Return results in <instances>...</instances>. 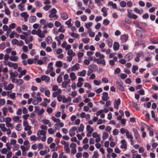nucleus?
Listing matches in <instances>:
<instances>
[{
    "mask_svg": "<svg viewBox=\"0 0 158 158\" xmlns=\"http://www.w3.org/2000/svg\"><path fill=\"white\" fill-rule=\"evenodd\" d=\"M95 55L97 57H98V58L97 59H95L97 64H101L103 65H106V63L104 59V56L101 54L99 52H98L95 53Z\"/></svg>",
    "mask_w": 158,
    "mask_h": 158,
    "instance_id": "obj_1",
    "label": "nucleus"
},
{
    "mask_svg": "<svg viewBox=\"0 0 158 158\" xmlns=\"http://www.w3.org/2000/svg\"><path fill=\"white\" fill-rule=\"evenodd\" d=\"M52 86V90L54 92L53 93L52 97H56L58 95L61 93V90L59 88L58 86L56 85H51Z\"/></svg>",
    "mask_w": 158,
    "mask_h": 158,
    "instance_id": "obj_2",
    "label": "nucleus"
},
{
    "mask_svg": "<svg viewBox=\"0 0 158 158\" xmlns=\"http://www.w3.org/2000/svg\"><path fill=\"white\" fill-rule=\"evenodd\" d=\"M142 31L139 30H137L136 31V34L137 36L138 37H143L145 36V32H146L145 29L142 27V29H140Z\"/></svg>",
    "mask_w": 158,
    "mask_h": 158,
    "instance_id": "obj_3",
    "label": "nucleus"
},
{
    "mask_svg": "<svg viewBox=\"0 0 158 158\" xmlns=\"http://www.w3.org/2000/svg\"><path fill=\"white\" fill-rule=\"evenodd\" d=\"M56 12L57 11L55 8H54L52 9L50 11V13L49 15V17L51 18H56V19H57L58 16L56 14Z\"/></svg>",
    "mask_w": 158,
    "mask_h": 158,
    "instance_id": "obj_4",
    "label": "nucleus"
},
{
    "mask_svg": "<svg viewBox=\"0 0 158 158\" xmlns=\"http://www.w3.org/2000/svg\"><path fill=\"white\" fill-rule=\"evenodd\" d=\"M116 85L117 87L121 91H123L124 90V88L123 86V83L121 80L119 81H116Z\"/></svg>",
    "mask_w": 158,
    "mask_h": 158,
    "instance_id": "obj_5",
    "label": "nucleus"
},
{
    "mask_svg": "<svg viewBox=\"0 0 158 158\" xmlns=\"http://www.w3.org/2000/svg\"><path fill=\"white\" fill-rule=\"evenodd\" d=\"M3 85L4 89L6 90H11L14 87V85L12 83H10L7 85L6 83H4Z\"/></svg>",
    "mask_w": 158,
    "mask_h": 158,
    "instance_id": "obj_6",
    "label": "nucleus"
},
{
    "mask_svg": "<svg viewBox=\"0 0 158 158\" xmlns=\"http://www.w3.org/2000/svg\"><path fill=\"white\" fill-rule=\"evenodd\" d=\"M61 46L62 48H65L66 50L69 49L71 48V45L70 44H67L66 41H64L62 44Z\"/></svg>",
    "mask_w": 158,
    "mask_h": 158,
    "instance_id": "obj_7",
    "label": "nucleus"
},
{
    "mask_svg": "<svg viewBox=\"0 0 158 158\" xmlns=\"http://www.w3.org/2000/svg\"><path fill=\"white\" fill-rule=\"evenodd\" d=\"M9 72L10 75V78L16 77L18 75V73L17 72L15 71L14 72L12 70H9Z\"/></svg>",
    "mask_w": 158,
    "mask_h": 158,
    "instance_id": "obj_8",
    "label": "nucleus"
},
{
    "mask_svg": "<svg viewBox=\"0 0 158 158\" xmlns=\"http://www.w3.org/2000/svg\"><path fill=\"white\" fill-rule=\"evenodd\" d=\"M36 35L40 38H44L45 37V35L42 33L41 30L39 29L37 31Z\"/></svg>",
    "mask_w": 158,
    "mask_h": 158,
    "instance_id": "obj_9",
    "label": "nucleus"
},
{
    "mask_svg": "<svg viewBox=\"0 0 158 158\" xmlns=\"http://www.w3.org/2000/svg\"><path fill=\"white\" fill-rule=\"evenodd\" d=\"M50 151V149L48 147L45 148V150L44 151H40V154L41 155H44L48 153Z\"/></svg>",
    "mask_w": 158,
    "mask_h": 158,
    "instance_id": "obj_10",
    "label": "nucleus"
},
{
    "mask_svg": "<svg viewBox=\"0 0 158 158\" xmlns=\"http://www.w3.org/2000/svg\"><path fill=\"white\" fill-rule=\"evenodd\" d=\"M120 99L119 98H118L117 100L115 99L114 103V107L117 109H118V106L120 103Z\"/></svg>",
    "mask_w": 158,
    "mask_h": 158,
    "instance_id": "obj_11",
    "label": "nucleus"
},
{
    "mask_svg": "<svg viewBox=\"0 0 158 158\" xmlns=\"http://www.w3.org/2000/svg\"><path fill=\"white\" fill-rule=\"evenodd\" d=\"M132 58V54L131 53H127L125 57V59L128 61Z\"/></svg>",
    "mask_w": 158,
    "mask_h": 158,
    "instance_id": "obj_12",
    "label": "nucleus"
},
{
    "mask_svg": "<svg viewBox=\"0 0 158 158\" xmlns=\"http://www.w3.org/2000/svg\"><path fill=\"white\" fill-rule=\"evenodd\" d=\"M121 144L120 146V148L122 149H126L127 148L126 144V142L125 139H122L121 141Z\"/></svg>",
    "mask_w": 158,
    "mask_h": 158,
    "instance_id": "obj_13",
    "label": "nucleus"
},
{
    "mask_svg": "<svg viewBox=\"0 0 158 158\" xmlns=\"http://www.w3.org/2000/svg\"><path fill=\"white\" fill-rule=\"evenodd\" d=\"M41 79L42 81H45L46 82H48L50 80V77L45 75L42 76L41 77Z\"/></svg>",
    "mask_w": 158,
    "mask_h": 158,
    "instance_id": "obj_14",
    "label": "nucleus"
},
{
    "mask_svg": "<svg viewBox=\"0 0 158 158\" xmlns=\"http://www.w3.org/2000/svg\"><path fill=\"white\" fill-rule=\"evenodd\" d=\"M46 131L44 130H39L37 134V135L40 136V135L44 136L46 135Z\"/></svg>",
    "mask_w": 158,
    "mask_h": 158,
    "instance_id": "obj_15",
    "label": "nucleus"
},
{
    "mask_svg": "<svg viewBox=\"0 0 158 158\" xmlns=\"http://www.w3.org/2000/svg\"><path fill=\"white\" fill-rule=\"evenodd\" d=\"M21 16L22 17L24 18V20L25 21H27V18L29 15L27 14V12H25L21 13Z\"/></svg>",
    "mask_w": 158,
    "mask_h": 158,
    "instance_id": "obj_16",
    "label": "nucleus"
},
{
    "mask_svg": "<svg viewBox=\"0 0 158 158\" xmlns=\"http://www.w3.org/2000/svg\"><path fill=\"white\" fill-rule=\"evenodd\" d=\"M70 82V80L69 79L67 80L63 81L61 84L62 87L64 88H66L67 85L69 84Z\"/></svg>",
    "mask_w": 158,
    "mask_h": 158,
    "instance_id": "obj_17",
    "label": "nucleus"
},
{
    "mask_svg": "<svg viewBox=\"0 0 158 158\" xmlns=\"http://www.w3.org/2000/svg\"><path fill=\"white\" fill-rule=\"evenodd\" d=\"M102 99L104 101H107L109 99V97H108V94L107 93L104 92L103 93Z\"/></svg>",
    "mask_w": 158,
    "mask_h": 158,
    "instance_id": "obj_18",
    "label": "nucleus"
},
{
    "mask_svg": "<svg viewBox=\"0 0 158 158\" xmlns=\"http://www.w3.org/2000/svg\"><path fill=\"white\" fill-rule=\"evenodd\" d=\"M40 23L42 25H44L43 27L44 29H45L48 27L46 21L44 19H41L40 21Z\"/></svg>",
    "mask_w": 158,
    "mask_h": 158,
    "instance_id": "obj_19",
    "label": "nucleus"
},
{
    "mask_svg": "<svg viewBox=\"0 0 158 158\" xmlns=\"http://www.w3.org/2000/svg\"><path fill=\"white\" fill-rule=\"evenodd\" d=\"M120 39L122 42L123 43L127 40L128 36L126 35H122L121 36Z\"/></svg>",
    "mask_w": 158,
    "mask_h": 158,
    "instance_id": "obj_20",
    "label": "nucleus"
},
{
    "mask_svg": "<svg viewBox=\"0 0 158 158\" xmlns=\"http://www.w3.org/2000/svg\"><path fill=\"white\" fill-rule=\"evenodd\" d=\"M68 50L67 54L68 56L73 57L76 55L75 53L73 52V50L72 49H69Z\"/></svg>",
    "mask_w": 158,
    "mask_h": 158,
    "instance_id": "obj_21",
    "label": "nucleus"
},
{
    "mask_svg": "<svg viewBox=\"0 0 158 158\" xmlns=\"http://www.w3.org/2000/svg\"><path fill=\"white\" fill-rule=\"evenodd\" d=\"M36 98V100L35 99L33 102V103L34 105L37 104L39 102H41L42 101V98L40 97H37Z\"/></svg>",
    "mask_w": 158,
    "mask_h": 158,
    "instance_id": "obj_22",
    "label": "nucleus"
},
{
    "mask_svg": "<svg viewBox=\"0 0 158 158\" xmlns=\"http://www.w3.org/2000/svg\"><path fill=\"white\" fill-rule=\"evenodd\" d=\"M80 68L79 64L77 63L71 68L72 71L78 70Z\"/></svg>",
    "mask_w": 158,
    "mask_h": 158,
    "instance_id": "obj_23",
    "label": "nucleus"
},
{
    "mask_svg": "<svg viewBox=\"0 0 158 158\" xmlns=\"http://www.w3.org/2000/svg\"><path fill=\"white\" fill-rule=\"evenodd\" d=\"M86 70H84L80 72H78L77 73V75L78 76L85 77L86 75Z\"/></svg>",
    "mask_w": 158,
    "mask_h": 158,
    "instance_id": "obj_24",
    "label": "nucleus"
},
{
    "mask_svg": "<svg viewBox=\"0 0 158 158\" xmlns=\"http://www.w3.org/2000/svg\"><path fill=\"white\" fill-rule=\"evenodd\" d=\"M36 18L35 16H32L29 17V20L30 23H33L36 20Z\"/></svg>",
    "mask_w": 158,
    "mask_h": 158,
    "instance_id": "obj_25",
    "label": "nucleus"
},
{
    "mask_svg": "<svg viewBox=\"0 0 158 158\" xmlns=\"http://www.w3.org/2000/svg\"><path fill=\"white\" fill-rule=\"evenodd\" d=\"M119 48V44L117 42H115L113 45V48L115 51L118 50Z\"/></svg>",
    "mask_w": 158,
    "mask_h": 158,
    "instance_id": "obj_26",
    "label": "nucleus"
},
{
    "mask_svg": "<svg viewBox=\"0 0 158 158\" xmlns=\"http://www.w3.org/2000/svg\"><path fill=\"white\" fill-rule=\"evenodd\" d=\"M86 131L87 132H92L94 131V128L91 127L89 125H88L86 127Z\"/></svg>",
    "mask_w": 158,
    "mask_h": 158,
    "instance_id": "obj_27",
    "label": "nucleus"
},
{
    "mask_svg": "<svg viewBox=\"0 0 158 158\" xmlns=\"http://www.w3.org/2000/svg\"><path fill=\"white\" fill-rule=\"evenodd\" d=\"M69 76L71 78V80L72 81L75 80L77 78L75 73L73 72L70 73L69 74Z\"/></svg>",
    "mask_w": 158,
    "mask_h": 158,
    "instance_id": "obj_28",
    "label": "nucleus"
},
{
    "mask_svg": "<svg viewBox=\"0 0 158 158\" xmlns=\"http://www.w3.org/2000/svg\"><path fill=\"white\" fill-rule=\"evenodd\" d=\"M126 135L127 138L128 139H133V137L132 135L131 134V133L128 131V130L126 131Z\"/></svg>",
    "mask_w": 158,
    "mask_h": 158,
    "instance_id": "obj_29",
    "label": "nucleus"
},
{
    "mask_svg": "<svg viewBox=\"0 0 158 158\" xmlns=\"http://www.w3.org/2000/svg\"><path fill=\"white\" fill-rule=\"evenodd\" d=\"M33 40V37L32 36H29V37L27 38L25 40V42L26 44H28L30 42L32 41Z\"/></svg>",
    "mask_w": 158,
    "mask_h": 158,
    "instance_id": "obj_30",
    "label": "nucleus"
},
{
    "mask_svg": "<svg viewBox=\"0 0 158 158\" xmlns=\"http://www.w3.org/2000/svg\"><path fill=\"white\" fill-rule=\"evenodd\" d=\"M60 15L61 18L64 20H66L67 19L68 17V15L65 13H61Z\"/></svg>",
    "mask_w": 158,
    "mask_h": 158,
    "instance_id": "obj_31",
    "label": "nucleus"
},
{
    "mask_svg": "<svg viewBox=\"0 0 158 158\" xmlns=\"http://www.w3.org/2000/svg\"><path fill=\"white\" fill-rule=\"evenodd\" d=\"M130 105L132 106L135 108L137 110H139V108L137 106V104L133 102H130Z\"/></svg>",
    "mask_w": 158,
    "mask_h": 158,
    "instance_id": "obj_32",
    "label": "nucleus"
},
{
    "mask_svg": "<svg viewBox=\"0 0 158 158\" xmlns=\"http://www.w3.org/2000/svg\"><path fill=\"white\" fill-rule=\"evenodd\" d=\"M101 11L103 12V15L106 17L107 15V9L105 7H103L101 9Z\"/></svg>",
    "mask_w": 158,
    "mask_h": 158,
    "instance_id": "obj_33",
    "label": "nucleus"
},
{
    "mask_svg": "<svg viewBox=\"0 0 158 158\" xmlns=\"http://www.w3.org/2000/svg\"><path fill=\"white\" fill-rule=\"evenodd\" d=\"M53 64V63L52 62H50L49 63L48 65V69L49 70V71L51 72L53 69V68L52 67V65Z\"/></svg>",
    "mask_w": 158,
    "mask_h": 158,
    "instance_id": "obj_34",
    "label": "nucleus"
},
{
    "mask_svg": "<svg viewBox=\"0 0 158 158\" xmlns=\"http://www.w3.org/2000/svg\"><path fill=\"white\" fill-rule=\"evenodd\" d=\"M42 122L45 124H48V126L51 127V123L49 121L48 119H43L42 120Z\"/></svg>",
    "mask_w": 158,
    "mask_h": 158,
    "instance_id": "obj_35",
    "label": "nucleus"
},
{
    "mask_svg": "<svg viewBox=\"0 0 158 158\" xmlns=\"http://www.w3.org/2000/svg\"><path fill=\"white\" fill-rule=\"evenodd\" d=\"M8 149L6 148H4L0 150V151L2 154H5L7 153V152L9 151Z\"/></svg>",
    "mask_w": 158,
    "mask_h": 158,
    "instance_id": "obj_36",
    "label": "nucleus"
},
{
    "mask_svg": "<svg viewBox=\"0 0 158 158\" xmlns=\"http://www.w3.org/2000/svg\"><path fill=\"white\" fill-rule=\"evenodd\" d=\"M18 59L17 56H11L10 57L9 59L10 61H16Z\"/></svg>",
    "mask_w": 158,
    "mask_h": 158,
    "instance_id": "obj_37",
    "label": "nucleus"
},
{
    "mask_svg": "<svg viewBox=\"0 0 158 158\" xmlns=\"http://www.w3.org/2000/svg\"><path fill=\"white\" fill-rule=\"evenodd\" d=\"M88 33L89 34V35L92 37H94L95 36V34L94 32H92V31L91 29H90L88 30Z\"/></svg>",
    "mask_w": 158,
    "mask_h": 158,
    "instance_id": "obj_38",
    "label": "nucleus"
},
{
    "mask_svg": "<svg viewBox=\"0 0 158 158\" xmlns=\"http://www.w3.org/2000/svg\"><path fill=\"white\" fill-rule=\"evenodd\" d=\"M109 136V134L106 132H105L103 133L102 138L103 140H104L105 139H106Z\"/></svg>",
    "mask_w": 158,
    "mask_h": 158,
    "instance_id": "obj_39",
    "label": "nucleus"
},
{
    "mask_svg": "<svg viewBox=\"0 0 158 158\" xmlns=\"http://www.w3.org/2000/svg\"><path fill=\"white\" fill-rule=\"evenodd\" d=\"M2 111L4 116H6L8 112V109L5 107H4L2 108Z\"/></svg>",
    "mask_w": 158,
    "mask_h": 158,
    "instance_id": "obj_40",
    "label": "nucleus"
},
{
    "mask_svg": "<svg viewBox=\"0 0 158 158\" xmlns=\"http://www.w3.org/2000/svg\"><path fill=\"white\" fill-rule=\"evenodd\" d=\"M93 25V23L91 22H88L87 23H86L85 24V27L89 29H90V28Z\"/></svg>",
    "mask_w": 158,
    "mask_h": 158,
    "instance_id": "obj_41",
    "label": "nucleus"
},
{
    "mask_svg": "<svg viewBox=\"0 0 158 158\" xmlns=\"http://www.w3.org/2000/svg\"><path fill=\"white\" fill-rule=\"evenodd\" d=\"M4 9L5 13V14L7 15H10V11L9 9L7 8V7L6 6H5L4 8Z\"/></svg>",
    "mask_w": 158,
    "mask_h": 158,
    "instance_id": "obj_42",
    "label": "nucleus"
},
{
    "mask_svg": "<svg viewBox=\"0 0 158 158\" xmlns=\"http://www.w3.org/2000/svg\"><path fill=\"white\" fill-rule=\"evenodd\" d=\"M134 11L136 13H138L139 14H141L143 13V10H140L137 8H135L134 9Z\"/></svg>",
    "mask_w": 158,
    "mask_h": 158,
    "instance_id": "obj_43",
    "label": "nucleus"
},
{
    "mask_svg": "<svg viewBox=\"0 0 158 158\" xmlns=\"http://www.w3.org/2000/svg\"><path fill=\"white\" fill-rule=\"evenodd\" d=\"M84 129V126L82 124H81L80 125V127L78 128V130L77 131V132H78L83 131Z\"/></svg>",
    "mask_w": 158,
    "mask_h": 158,
    "instance_id": "obj_44",
    "label": "nucleus"
},
{
    "mask_svg": "<svg viewBox=\"0 0 158 158\" xmlns=\"http://www.w3.org/2000/svg\"><path fill=\"white\" fill-rule=\"evenodd\" d=\"M81 99V96H79L77 97L76 98L73 100V102L74 103H77L80 102Z\"/></svg>",
    "mask_w": 158,
    "mask_h": 158,
    "instance_id": "obj_45",
    "label": "nucleus"
},
{
    "mask_svg": "<svg viewBox=\"0 0 158 158\" xmlns=\"http://www.w3.org/2000/svg\"><path fill=\"white\" fill-rule=\"evenodd\" d=\"M140 56L141 55L139 53H138L137 54L136 57L135 59V61L136 62H138L139 61V58Z\"/></svg>",
    "mask_w": 158,
    "mask_h": 158,
    "instance_id": "obj_46",
    "label": "nucleus"
},
{
    "mask_svg": "<svg viewBox=\"0 0 158 158\" xmlns=\"http://www.w3.org/2000/svg\"><path fill=\"white\" fill-rule=\"evenodd\" d=\"M99 154L97 152L94 151V154L93 155L92 158H98L99 157Z\"/></svg>",
    "mask_w": 158,
    "mask_h": 158,
    "instance_id": "obj_47",
    "label": "nucleus"
},
{
    "mask_svg": "<svg viewBox=\"0 0 158 158\" xmlns=\"http://www.w3.org/2000/svg\"><path fill=\"white\" fill-rule=\"evenodd\" d=\"M62 65V62L61 61H57L56 63V66L57 67H60Z\"/></svg>",
    "mask_w": 158,
    "mask_h": 158,
    "instance_id": "obj_48",
    "label": "nucleus"
},
{
    "mask_svg": "<svg viewBox=\"0 0 158 158\" xmlns=\"http://www.w3.org/2000/svg\"><path fill=\"white\" fill-rule=\"evenodd\" d=\"M30 139L31 141H35L37 139V138L35 135H32L30 137Z\"/></svg>",
    "mask_w": 158,
    "mask_h": 158,
    "instance_id": "obj_49",
    "label": "nucleus"
},
{
    "mask_svg": "<svg viewBox=\"0 0 158 158\" xmlns=\"http://www.w3.org/2000/svg\"><path fill=\"white\" fill-rule=\"evenodd\" d=\"M15 129L17 131H19L22 129V126L20 124H18L16 126Z\"/></svg>",
    "mask_w": 158,
    "mask_h": 158,
    "instance_id": "obj_50",
    "label": "nucleus"
},
{
    "mask_svg": "<svg viewBox=\"0 0 158 158\" xmlns=\"http://www.w3.org/2000/svg\"><path fill=\"white\" fill-rule=\"evenodd\" d=\"M65 31V29H64V27L63 26H60V28L58 29V32L64 33Z\"/></svg>",
    "mask_w": 158,
    "mask_h": 158,
    "instance_id": "obj_51",
    "label": "nucleus"
},
{
    "mask_svg": "<svg viewBox=\"0 0 158 158\" xmlns=\"http://www.w3.org/2000/svg\"><path fill=\"white\" fill-rule=\"evenodd\" d=\"M71 21L72 19H70L65 22V24L68 26L69 27H70L72 25V24L71 23Z\"/></svg>",
    "mask_w": 158,
    "mask_h": 158,
    "instance_id": "obj_52",
    "label": "nucleus"
},
{
    "mask_svg": "<svg viewBox=\"0 0 158 158\" xmlns=\"http://www.w3.org/2000/svg\"><path fill=\"white\" fill-rule=\"evenodd\" d=\"M138 67L136 65L133 66L132 68V71L134 73H135L136 70L138 69Z\"/></svg>",
    "mask_w": 158,
    "mask_h": 158,
    "instance_id": "obj_53",
    "label": "nucleus"
},
{
    "mask_svg": "<svg viewBox=\"0 0 158 158\" xmlns=\"http://www.w3.org/2000/svg\"><path fill=\"white\" fill-rule=\"evenodd\" d=\"M20 148L23 152V154L24 155V152L26 150H28V148H27L26 147L23 146L22 145L20 146Z\"/></svg>",
    "mask_w": 158,
    "mask_h": 158,
    "instance_id": "obj_54",
    "label": "nucleus"
},
{
    "mask_svg": "<svg viewBox=\"0 0 158 158\" xmlns=\"http://www.w3.org/2000/svg\"><path fill=\"white\" fill-rule=\"evenodd\" d=\"M23 80L21 79H17V80H16V83L19 85L23 84Z\"/></svg>",
    "mask_w": 158,
    "mask_h": 158,
    "instance_id": "obj_55",
    "label": "nucleus"
},
{
    "mask_svg": "<svg viewBox=\"0 0 158 158\" xmlns=\"http://www.w3.org/2000/svg\"><path fill=\"white\" fill-rule=\"evenodd\" d=\"M18 7L19 10L21 11H23L24 10L23 6L21 4V3L19 4L18 5Z\"/></svg>",
    "mask_w": 158,
    "mask_h": 158,
    "instance_id": "obj_56",
    "label": "nucleus"
},
{
    "mask_svg": "<svg viewBox=\"0 0 158 158\" xmlns=\"http://www.w3.org/2000/svg\"><path fill=\"white\" fill-rule=\"evenodd\" d=\"M10 57L8 55H5L4 56V61L3 62L4 63H6V61H7L8 60V59Z\"/></svg>",
    "mask_w": 158,
    "mask_h": 158,
    "instance_id": "obj_57",
    "label": "nucleus"
},
{
    "mask_svg": "<svg viewBox=\"0 0 158 158\" xmlns=\"http://www.w3.org/2000/svg\"><path fill=\"white\" fill-rule=\"evenodd\" d=\"M81 19L82 21H85L87 20V17L86 15H83L81 16Z\"/></svg>",
    "mask_w": 158,
    "mask_h": 158,
    "instance_id": "obj_58",
    "label": "nucleus"
},
{
    "mask_svg": "<svg viewBox=\"0 0 158 158\" xmlns=\"http://www.w3.org/2000/svg\"><path fill=\"white\" fill-rule=\"evenodd\" d=\"M64 149L67 153H68L69 152L70 150L69 147V145H67L66 146H65L64 147Z\"/></svg>",
    "mask_w": 158,
    "mask_h": 158,
    "instance_id": "obj_59",
    "label": "nucleus"
},
{
    "mask_svg": "<svg viewBox=\"0 0 158 158\" xmlns=\"http://www.w3.org/2000/svg\"><path fill=\"white\" fill-rule=\"evenodd\" d=\"M52 7L51 5H46L43 7V9L45 10H48L50 8Z\"/></svg>",
    "mask_w": 158,
    "mask_h": 158,
    "instance_id": "obj_60",
    "label": "nucleus"
},
{
    "mask_svg": "<svg viewBox=\"0 0 158 158\" xmlns=\"http://www.w3.org/2000/svg\"><path fill=\"white\" fill-rule=\"evenodd\" d=\"M57 82L58 83H61L62 81V78L61 76V75H60L57 78Z\"/></svg>",
    "mask_w": 158,
    "mask_h": 158,
    "instance_id": "obj_61",
    "label": "nucleus"
},
{
    "mask_svg": "<svg viewBox=\"0 0 158 158\" xmlns=\"http://www.w3.org/2000/svg\"><path fill=\"white\" fill-rule=\"evenodd\" d=\"M11 42L13 44L17 45L18 40L15 39H14L12 40Z\"/></svg>",
    "mask_w": 158,
    "mask_h": 158,
    "instance_id": "obj_62",
    "label": "nucleus"
},
{
    "mask_svg": "<svg viewBox=\"0 0 158 158\" xmlns=\"http://www.w3.org/2000/svg\"><path fill=\"white\" fill-rule=\"evenodd\" d=\"M48 133L50 134H53L55 132V131L52 128H50L48 129Z\"/></svg>",
    "mask_w": 158,
    "mask_h": 158,
    "instance_id": "obj_63",
    "label": "nucleus"
},
{
    "mask_svg": "<svg viewBox=\"0 0 158 158\" xmlns=\"http://www.w3.org/2000/svg\"><path fill=\"white\" fill-rule=\"evenodd\" d=\"M61 25L60 23L58 21H56L55 22V25L57 27L61 26Z\"/></svg>",
    "mask_w": 158,
    "mask_h": 158,
    "instance_id": "obj_64",
    "label": "nucleus"
}]
</instances>
